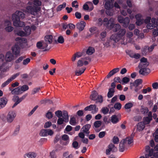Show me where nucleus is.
I'll return each instance as SVG.
<instances>
[{
  "instance_id": "72a5a7b5",
  "label": "nucleus",
  "mask_w": 158,
  "mask_h": 158,
  "mask_svg": "<svg viewBox=\"0 0 158 158\" xmlns=\"http://www.w3.org/2000/svg\"><path fill=\"white\" fill-rule=\"evenodd\" d=\"M122 141L125 144L127 143L128 144H130L133 143V139L132 137H128L123 140Z\"/></svg>"
},
{
  "instance_id": "f257e3e1",
  "label": "nucleus",
  "mask_w": 158,
  "mask_h": 158,
  "mask_svg": "<svg viewBox=\"0 0 158 158\" xmlns=\"http://www.w3.org/2000/svg\"><path fill=\"white\" fill-rule=\"evenodd\" d=\"M126 33L125 29H121L116 34H113L110 37V39L115 43L119 42L122 44L125 45L127 43L131 42L132 41L131 37L133 35L132 32H127V39L126 40L124 36Z\"/></svg>"
},
{
  "instance_id": "8fccbe9b",
  "label": "nucleus",
  "mask_w": 158,
  "mask_h": 158,
  "mask_svg": "<svg viewBox=\"0 0 158 158\" xmlns=\"http://www.w3.org/2000/svg\"><path fill=\"white\" fill-rule=\"evenodd\" d=\"M16 34L18 35L21 36H25L26 35L25 33L23 31H15Z\"/></svg>"
},
{
  "instance_id": "bf43d9fd",
  "label": "nucleus",
  "mask_w": 158,
  "mask_h": 158,
  "mask_svg": "<svg viewBox=\"0 0 158 158\" xmlns=\"http://www.w3.org/2000/svg\"><path fill=\"white\" fill-rule=\"evenodd\" d=\"M11 81V80L9 78L6 81L3 83L1 87L2 88L8 85L10 82Z\"/></svg>"
},
{
  "instance_id": "09e8293b",
  "label": "nucleus",
  "mask_w": 158,
  "mask_h": 158,
  "mask_svg": "<svg viewBox=\"0 0 158 158\" xmlns=\"http://www.w3.org/2000/svg\"><path fill=\"white\" fill-rule=\"evenodd\" d=\"M133 106V103L131 102H128L125 105L124 108L126 109H128L131 108Z\"/></svg>"
},
{
  "instance_id": "49530a36",
  "label": "nucleus",
  "mask_w": 158,
  "mask_h": 158,
  "mask_svg": "<svg viewBox=\"0 0 158 158\" xmlns=\"http://www.w3.org/2000/svg\"><path fill=\"white\" fill-rule=\"evenodd\" d=\"M66 6V3L64 2L62 4L58 6L56 8V10L58 11L61 10L63 8H64Z\"/></svg>"
},
{
  "instance_id": "0eeeda50",
  "label": "nucleus",
  "mask_w": 158,
  "mask_h": 158,
  "mask_svg": "<svg viewBox=\"0 0 158 158\" xmlns=\"http://www.w3.org/2000/svg\"><path fill=\"white\" fill-rule=\"evenodd\" d=\"M54 134V131L52 129H42L39 133V135L42 137H46L48 136H52Z\"/></svg>"
},
{
  "instance_id": "9d476101",
  "label": "nucleus",
  "mask_w": 158,
  "mask_h": 158,
  "mask_svg": "<svg viewBox=\"0 0 158 158\" xmlns=\"http://www.w3.org/2000/svg\"><path fill=\"white\" fill-rule=\"evenodd\" d=\"M84 110H86L92 111V113L94 114L98 111V108L96 107V106L95 105H90L89 106L85 107Z\"/></svg>"
},
{
  "instance_id": "7c9ffc66",
  "label": "nucleus",
  "mask_w": 158,
  "mask_h": 158,
  "mask_svg": "<svg viewBox=\"0 0 158 158\" xmlns=\"http://www.w3.org/2000/svg\"><path fill=\"white\" fill-rule=\"evenodd\" d=\"M94 22H96V25L100 27L103 24V21L102 20L101 18H98V19L96 18H94Z\"/></svg>"
},
{
  "instance_id": "473e14b6",
  "label": "nucleus",
  "mask_w": 158,
  "mask_h": 158,
  "mask_svg": "<svg viewBox=\"0 0 158 158\" xmlns=\"http://www.w3.org/2000/svg\"><path fill=\"white\" fill-rule=\"evenodd\" d=\"M13 99L15 102L14 104L13 107L15 106L21 102V100L20 99V98H19V97L18 96H14L13 97Z\"/></svg>"
},
{
  "instance_id": "58836bf2",
  "label": "nucleus",
  "mask_w": 158,
  "mask_h": 158,
  "mask_svg": "<svg viewBox=\"0 0 158 158\" xmlns=\"http://www.w3.org/2000/svg\"><path fill=\"white\" fill-rule=\"evenodd\" d=\"M20 127L19 126H17L15 129L12 135L14 136L17 135L19 133Z\"/></svg>"
},
{
  "instance_id": "393cba45",
  "label": "nucleus",
  "mask_w": 158,
  "mask_h": 158,
  "mask_svg": "<svg viewBox=\"0 0 158 158\" xmlns=\"http://www.w3.org/2000/svg\"><path fill=\"white\" fill-rule=\"evenodd\" d=\"M145 127L144 123L143 122L139 123L137 125V130L139 131H142Z\"/></svg>"
},
{
  "instance_id": "aec40b11",
  "label": "nucleus",
  "mask_w": 158,
  "mask_h": 158,
  "mask_svg": "<svg viewBox=\"0 0 158 158\" xmlns=\"http://www.w3.org/2000/svg\"><path fill=\"white\" fill-rule=\"evenodd\" d=\"M135 18L137 21L136 23L138 26L140 25L143 23V19L142 18V15L140 14H138L135 16Z\"/></svg>"
},
{
  "instance_id": "5701e85b",
  "label": "nucleus",
  "mask_w": 158,
  "mask_h": 158,
  "mask_svg": "<svg viewBox=\"0 0 158 158\" xmlns=\"http://www.w3.org/2000/svg\"><path fill=\"white\" fill-rule=\"evenodd\" d=\"M128 54L131 57L136 59H139L140 57V55L139 54L134 53L131 51H129Z\"/></svg>"
},
{
  "instance_id": "20e7f679",
  "label": "nucleus",
  "mask_w": 158,
  "mask_h": 158,
  "mask_svg": "<svg viewBox=\"0 0 158 158\" xmlns=\"http://www.w3.org/2000/svg\"><path fill=\"white\" fill-rule=\"evenodd\" d=\"M105 1L106 2L105 7L106 9V14L109 15H113V13L111 11V9L114 6L113 4L114 0H105Z\"/></svg>"
},
{
  "instance_id": "4be33fe9",
  "label": "nucleus",
  "mask_w": 158,
  "mask_h": 158,
  "mask_svg": "<svg viewBox=\"0 0 158 158\" xmlns=\"http://www.w3.org/2000/svg\"><path fill=\"white\" fill-rule=\"evenodd\" d=\"M91 125L90 124H87L82 127L81 130L83 132L89 134V129Z\"/></svg>"
},
{
  "instance_id": "a211bd4d",
  "label": "nucleus",
  "mask_w": 158,
  "mask_h": 158,
  "mask_svg": "<svg viewBox=\"0 0 158 158\" xmlns=\"http://www.w3.org/2000/svg\"><path fill=\"white\" fill-rule=\"evenodd\" d=\"M15 40L17 42L15 44H17L19 46H21L23 44L26 43L27 42V39L20 37L16 38Z\"/></svg>"
},
{
  "instance_id": "1a4fd4ad",
  "label": "nucleus",
  "mask_w": 158,
  "mask_h": 158,
  "mask_svg": "<svg viewBox=\"0 0 158 158\" xmlns=\"http://www.w3.org/2000/svg\"><path fill=\"white\" fill-rule=\"evenodd\" d=\"M118 20L119 23H123V26L125 27L128 26L130 22V20L128 17H126L123 19V18L121 16H118Z\"/></svg>"
},
{
  "instance_id": "338daca9",
  "label": "nucleus",
  "mask_w": 158,
  "mask_h": 158,
  "mask_svg": "<svg viewBox=\"0 0 158 158\" xmlns=\"http://www.w3.org/2000/svg\"><path fill=\"white\" fill-rule=\"evenodd\" d=\"M106 31H103L102 32L100 35V38L102 40L103 39H104L106 36Z\"/></svg>"
},
{
  "instance_id": "b1692460",
  "label": "nucleus",
  "mask_w": 158,
  "mask_h": 158,
  "mask_svg": "<svg viewBox=\"0 0 158 158\" xmlns=\"http://www.w3.org/2000/svg\"><path fill=\"white\" fill-rule=\"evenodd\" d=\"M8 64L5 63L2 64L0 67V70L2 72H6L9 70V67L7 66Z\"/></svg>"
},
{
  "instance_id": "ddd939ff",
  "label": "nucleus",
  "mask_w": 158,
  "mask_h": 158,
  "mask_svg": "<svg viewBox=\"0 0 158 158\" xmlns=\"http://www.w3.org/2000/svg\"><path fill=\"white\" fill-rule=\"evenodd\" d=\"M36 46L39 49H43L46 48L48 45L43 41H40L37 43Z\"/></svg>"
},
{
  "instance_id": "4c0bfd02",
  "label": "nucleus",
  "mask_w": 158,
  "mask_h": 158,
  "mask_svg": "<svg viewBox=\"0 0 158 158\" xmlns=\"http://www.w3.org/2000/svg\"><path fill=\"white\" fill-rule=\"evenodd\" d=\"M113 31L114 32H117L118 31H119L121 28V26L118 24H116L113 25Z\"/></svg>"
},
{
  "instance_id": "2eb2a0df",
  "label": "nucleus",
  "mask_w": 158,
  "mask_h": 158,
  "mask_svg": "<svg viewBox=\"0 0 158 158\" xmlns=\"http://www.w3.org/2000/svg\"><path fill=\"white\" fill-rule=\"evenodd\" d=\"M12 50L13 53L15 55H19L20 52V48L17 44H15V45L12 48Z\"/></svg>"
},
{
  "instance_id": "603ef678",
  "label": "nucleus",
  "mask_w": 158,
  "mask_h": 158,
  "mask_svg": "<svg viewBox=\"0 0 158 158\" xmlns=\"http://www.w3.org/2000/svg\"><path fill=\"white\" fill-rule=\"evenodd\" d=\"M96 100V102L102 103L103 101V97L101 95H98Z\"/></svg>"
},
{
  "instance_id": "f3484780",
  "label": "nucleus",
  "mask_w": 158,
  "mask_h": 158,
  "mask_svg": "<svg viewBox=\"0 0 158 158\" xmlns=\"http://www.w3.org/2000/svg\"><path fill=\"white\" fill-rule=\"evenodd\" d=\"M85 25L86 23L84 21H81L77 23L76 26L79 31H81L84 29Z\"/></svg>"
},
{
  "instance_id": "f8f14e48",
  "label": "nucleus",
  "mask_w": 158,
  "mask_h": 158,
  "mask_svg": "<svg viewBox=\"0 0 158 158\" xmlns=\"http://www.w3.org/2000/svg\"><path fill=\"white\" fill-rule=\"evenodd\" d=\"M117 151V148L112 144H110L108 146V148L106 150V155H109L110 152H115Z\"/></svg>"
},
{
  "instance_id": "69168bd1",
  "label": "nucleus",
  "mask_w": 158,
  "mask_h": 158,
  "mask_svg": "<svg viewBox=\"0 0 158 158\" xmlns=\"http://www.w3.org/2000/svg\"><path fill=\"white\" fill-rule=\"evenodd\" d=\"M57 42L60 44H63L64 42V39L62 36H60L57 39Z\"/></svg>"
},
{
  "instance_id": "5fc2aeb1",
  "label": "nucleus",
  "mask_w": 158,
  "mask_h": 158,
  "mask_svg": "<svg viewBox=\"0 0 158 158\" xmlns=\"http://www.w3.org/2000/svg\"><path fill=\"white\" fill-rule=\"evenodd\" d=\"M20 86L21 88L20 89L21 92H22V93L23 92L29 89L28 86L26 85H24L22 86Z\"/></svg>"
},
{
  "instance_id": "dca6fc26",
  "label": "nucleus",
  "mask_w": 158,
  "mask_h": 158,
  "mask_svg": "<svg viewBox=\"0 0 158 158\" xmlns=\"http://www.w3.org/2000/svg\"><path fill=\"white\" fill-rule=\"evenodd\" d=\"M14 58V55L11 52H8L6 53L5 58V60L6 62H10Z\"/></svg>"
},
{
  "instance_id": "3c124183",
  "label": "nucleus",
  "mask_w": 158,
  "mask_h": 158,
  "mask_svg": "<svg viewBox=\"0 0 158 158\" xmlns=\"http://www.w3.org/2000/svg\"><path fill=\"white\" fill-rule=\"evenodd\" d=\"M140 111L142 113L145 114L147 113L148 110L147 107L142 106L140 109Z\"/></svg>"
},
{
  "instance_id": "f704fd0d",
  "label": "nucleus",
  "mask_w": 158,
  "mask_h": 158,
  "mask_svg": "<svg viewBox=\"0 0 158 158\" xmlns=\"http://www.w3.org/2000/svg\"><path fill=\"white\" fill-rule=\"evenodd\" d=\"M98 95V93L95 91H94L90 96V98L93 100L95 101Z\"/></svg>"
},
{
  "instance_id": "a19ab883",
  "label": "nucleus",
  "mask_w": 158,
  "mask_h": 158,
  "mask_svg": "<svg viewBox=\"0 0 158 158\" xmlns=\"http://www.w3.org/2000/svg\"><path fill=\"white\" fill-rule=\"evenodd\" d=\"M94 51V49L93 48L89 47L86 51V53L88 55H91Z\"/></svg>"
},
{
  "instance_id": "2f4dec72",
  "label": "nucleus",
  "mask_w": 158,
  "mask_h": 158,
  "mask_svg": "<svg viewBox=\"0 0 158 158\" xmlns=\"http://www.w3.org/2000/svg\"><path fill=\"white\" fill-rule=\"evenodd\" d=\"M7 102V100L6 98L3 97L1 98L0 100V105L2 107L5 106Z\"/></svg>"
},
{
  "instance_id": "680f3d73",
  "label": "nucleus",
  "mask_w": 158,
  "mask_h": 158,
  "mask_svg": "<svg viewBox=\"0 0 158 158\" xmlns=\"http://www.w3.org/2000/svg\"><path fill=\"white\" fill-rule=\"evenodd\" d=\"M56 116L59 118H60L62 116V112L60 110H57L55 112Z\"/></svg>"
},
{
  "instance_id": "f03ea898",
  "label": "nucleus",
  "mask_w": 158,
  "mask_h": 158,
  "mask_svg": "<svg viewBox=\"0 0 158 158\" xmlns=\"http://www.w3.org/2000/svg\"><path fill=\"white\" fill-rule=\"evenodd\" d=\"M41 5V2L39 0H31L27 3L26 10H22L26 13L27 12L34 15L40 10V8L39 6Z\"/></svg>"
},
{
  "instance_id": "c85d7f7f",
  "label": "nucleus",
  "mask_w": 158,
  "mask_h": 158,
  "mask_svg": "<svg viewBox=\"0 0 158 158\" xmlns=\"http://www.w3.org/2000/svg\"><path fill=\"white\" fill-rule=\"evenodd\" d=\"M62 118L64 120V122L66 123L69 121V116L68 112L66 111H63Z\"/></svg>"
},
{
  "instance_id": "a18cd8bd",
  "label": "nucleus",
  "mask_w": 158,
  "mask_h": 158,
  "mask_svg": "<svg viewBox=\"0 0 158 158\" xmlns=\"http://www.w3.org/2000/svg\"><path fill=\"white\" fill-rule=\"evenodd\" d=\"M69 123L70 124L73 126L75 125L76 123V118L75 117H73L71 118L70 120L69 121Z\"/></svg>"
},
{
  "instance_id": "e433bc0d",
  "label": "nucleus",
  "mask_w": 158,
  "mask_h": 158,
  "mask_svg": "<svg viewBox=\"0 0 158 158\" xmlns=\"http://www.w3.org/2000/svg\"><path fill=\"white\" fill-rule=\"evenodd\" d=\"M24 30L25 31L24 33L26 35H29L31 33V29L29 26H27L25 27Z\"/></svg>"
},
{
  "instance_id": "39448f33",
  "label": "nucleus",
  "mask_w": 158,
  "mask_h": 158,
  "mask_svg": "<svg viewBox=\"0 0 158 158\" xmlns=\"http://www.w3.org/2000/svg\"><path fill=\"white\" fill-rule=\"evenodd\" d=\"M114 20L113 18H110L109 20L107 18H105L103 20V24L107 28L111 29L113 27Z\"/></svg>"
},
{
  "instance_id": "052dcab7",
  "label": "nucleus",
  "mask_w": 158,
  "mask_h": 158,
  "mask_svg": "<svg viewBox=\"0 0 158 158\" xmlns=\"http://www.w3.org/2000/svg\"><path fill=\"white\" fill-rule=\"evenodd\" d=\"M72 146L75 149H77L79 147L78 143L76 141H75L73 143Z\"/></svg>"
},
{
  "instance_id": "cd10ccee",
  "label": "nucleus",
  "mask_w": 158,
  "mask_h": 158,
  "mask_svg": "<svg viewBox=\"0 0 158 158\" xmlns=\"http://www.w3.org/2000/svg\"><path fill=\"white\" fill-rule=\"evenodd\" d=\"M89 4L88 5L86 4H85L83 5V8L85 10H88L89 8V7H90V10H92L93 9V6L92 3L91 2H87Z\"/></svg>"
},
{
  "instance_id": "864d4df0",
  "label": "nucleus",
  "mask_w": 158,
  "mask_h": 158,
  "mask_svg": "<svg viewBox=\"0 0 158 158\" xmlns=\"http://www.w3.org/2000/svg\"><path fill=\"white\" fill-rule=\"evenodd\" d=\"M122 3V2L119 0L117 2H115L114 4V6L116 9H119L120 6L119 4H121Z\"/></svg>"
},
{
  "instance_id": "c756f323",
  "label": "nucleus",
  "mask_w": 158,
  "mask_h": 158,
  "mask_svg": "<svg viewBox=\"0 0 158 158\" xmlns=\"http://www.w3.org/2000/svg\"><path fill=\"white\" fill-rule=\"evenodd\" d=\"M110 120L113 124H116L118 122L119 119L116 115H114L111 116Z\"/></svg>"
},
{
  "instance_id": "37998d69",
  "label": "nucleus",
  "mask_w": 158,
  "mask_h": 158,
  "mask_svg": "<svg viewBox=\"0 0 158 158\" xmlns=\"http://www.w3.org/2000/svg\"><path fill=\"white\" fill-rule=\"evenodd\" d=\"M62 139L63 140L67 141L65 145H66L69 143V136L67 135H64L62 136Z\"/></svg>"
},
{
  "instance_id": "9b49d317",
  "label": "nucleus",
  "mask_w": 158,
  "mask_h": 158,
  "mask_svg": "<svg viewBox=\"0 0 158 158\" xmlns=\"http://www.w3.org/2000/svg\"><path fill=\"white\" fill-rule=\"evenodd\" d=\"M149 64V63L147 61V59L143 57L140 60V62L139 64V68L147 67Z\"/></svg>"
},
{
  "instance_id": "4d7b16f0",
  "label": "nucleus",
  "mask_w": 158,
  "mask_h": 158,
  "mask_svg": "<svg viewBox=\"0 0 158 158\" xmlns=\"http://www.w3.org/2000/svg\"><path fill=\"white\" fill-rule=\"evenodd\" d=\"M130 81V79L129 78L127 77H124L122 80L123 85L127 84Z\"/></svg>"
},
{
  "instance_id": "423d86ee",
  "label": "nucleus",
  "mask_w": 158,
  "mask_h": 158,
  "mask_svg": "<svg viewBox=\"0 0 158 158\" xmlns=\"http://www.w3.org/2000/svg\"><path fill=\"white\" fill-rule=\"evenodd\" d=\"M16 116V112L13 110L10 111L6 117V122L8 123H12Z\"/></svg>"
},
{
  "instance_id": "13d9d810",
  "label": "nucleus",
  "mask_w": 158,
  "mask_h": 158,
  "mask_svg": "<svg viewBox=\"0 0 158 158\" xmlns=\"http://www.w3.org/2000/svg\"><path fill=\"white\" fill-rule=\"evenodd\" d=\"M52 125V123L50 121L46 122L44 125V127L45 128H49Z\"/></svg>"
},
{
  "instance_id": "bb28decb",
  "label": "nucleus",
  "mask_w": 158,
  "mask_h": 158,
  "mask_svg": "<svg viewBox=\"0 0 158 158\" xmlns=\"http://www.w3.org/2000/svg\"><path fill=\"white\" fill-rule=\"evenodd\" d=\"M102 124V122L100 121H96L94 123L93 128L96 131L98 132L100 131L97 130V128L99 127Z\"/></svg>"
},
{
  "instance_id": "7ed1b4c3",
  "label": "nucleus",
  "mask_w": 158,
  "mask_h": 158,
  "mask_svg": "<svg viewBox=\"0 0 158 158\" xmlns=\"http://www.w3.org/2000/svg\"><path fill=\"white\" fill-rule=\"evenodd\" d=\"M25 17V15L23 12L19 10L16 11L12 15L11 19L13 25L20 27L25 26L24 22L20 20V19H23Z\"/></svg>"
},
{
  "instance_id": "c9c22d12",
  "label": "nucleus",
  "mask_w": 158,
  "mask_h": 158,
  "mask_svg": "<svg viewBox=\"0 0 158 158\" xmlns=\"http://www.w3.org/2000/svg\"><path fill=\"white\" fill-rule=\"evenodd\" d=\"M125 145L122 141L120 143L119 148V151L122 152L124 151Z\"/></svg>"
},
{
  "instance_id": "c03bdc74",
  "label": "nucleus",
  "mask_w": 158,
  "mask_h": 158,
  "mask_svg": "<svg viewBox=\"0 0 158 158\" xmlns=\"http://www.w3.org/2000/svg\"><path fill=\"white\" fill-rule=\"evenodd\" d=\"M152 119V116H150L149 117H145L144 118V121L145 123L144 124H148L151 120Z\"/></svg>"
},
{
  "instance_id": "79ce46f5",
  "label": "nucleus",
  "mask_w": 158,
  "mask_h": 158,
  "mask_svg": "<svg viewBox=\"0 0 158 158\" xmlns=\"http://www.w3.org/2000/svg\"><path fill=\"white\" fill-rule=\"evenodd\" d=\"M85 68H82L80 70H76L75 71V74L77 76H79L83 73L85 71Z\"/></svg>"
},
{
  "instance_id": "774afa93",
  "label": "nucleus",
  "mask_w": 158,
  "mask_h": 158,
  "mask_svg": "<svg viewBox=\"0 0 158 158\" xmlns=\"http://www.w3.org/2000/svg\"><path fill=\"white\" fill-rule=\"evenodd\" d=\"M38 106H35L32 109V110L28 114V116H31L32 115L33 113L35 112V111L38 108Z\"/></svg>"
},
{
  "instance_id": "6e6d98bb",
  "label": "nucleus",
  "mask_w": 158,
  "mask_h": 158,
  "mask_svg": "<svg viewBox=\"0 0 158 158\" xmlns=\"http://www.w3.org/2000/svg\"><path fill=\"white\" fill-rule=\"evenodd\" d=\"M122 107L121 104L119 102H117L114 105V107L115 109L119 110Z\"/></svg>"
},
{
  "instance_id": "412c9836",
  "label": "nucleus",
  "mask_w": 158,
  "mask_h": 158,
  "mask_svg": "<svg viewBox=\"0 0 158 158\" xmlns=\"http://www.w3.org/2000/svg\"><path fill=\"white\" fill-rule=\"evenodd\" d=\"M139 69V73L142 75H145L150 72V69L147 67L140 68Z\"/></svg>"
},
{
  "instance_id": "0e129e2a",
  "label": "nucleus",
  "mask_w": 158,
  "mask_h": 158,
  "mask_svg": "<svg viewBox=\"0 0 158 158\" xmlns=\"http://www.w3.org/2000/svg\"><path fill=\"white\" fill-rule=\"evenodd\" d=\"M31 60L29 58H27L24 59L23 62V64L26 65Z\"/></svg>"
},
{
  "instance_id": "ea45409f",
  "label": "nucleus",
  "mask_w": 158,
  "mask_h": 158,
  "mask_svg": "<svg viewBox=\"0 0 158 158\" xmlns=\"http://www.w3.org/2000/svg\"><path fill=\"white\" fill-rule=\"evenodd\" d=\"M114 91L113 88L110 89L107 94V97L108 98H110L112 97L114 95Z\"/></svg>"
},
{
  "instance_id": "e2e57ef3",
  "label": "nucleus",
  "mask_w": 158,
  "mask_h": 158,
  "mask_svg": "<svg viewBox=\"0 0 158 158\" xmlns=\"http://www.w3.org/2000/svg\"><path fill=\"white\" fill-rule=\"evenodd\" d=\"M46 117L49 119H51L53 117V114L52 112L48 111L46 114Z\"/></svg>"
},
{
  "instance_id": "de8ad7c7",
  "label": "nucleus",
  "mask_w": 158,
  "mask_h": 158,
  "mask_svg": "<svg viewBox=\"0 0 158 158\" xmlns=\"http://www.w3.org/2000/svg\"><path fill=\"white\" fill-rule=\"evenodd\" d=\"M142 82V80L140 79H136L135 81V87H139V85L141 84Z\"/></svg>"
},
{
  "instance_id": "6ab92c4d",
  "label": "nucleus",
  "mask_w": 158,
  "mask_h": 158,
  "mask_svg": "<svg viewBox=\"0 0 158 158\" xmlns=\"http://www.w3.org/2000/svg\"><path fill=\"white\" fill-rule=\"evenodd\" d=\"M45 43L48 44H51L53 41V36L51 35H47L45 36L44 38Z\"/></svg>"
},
{
  "instance_id": "6e6552de",
  "label": "nucleus",
  "mask_w": 158,
  "mask_h": 158,
  "mask_svg": "<svg viewBox=\"0 0 158 158\" xmlns=\"http://www.w3.org/2000/svg\"><path fill=\"white\" fill-rule=\"evenodd\" d=\"M3 26L4 30L8 32L12 31L14 29L13 27L12 26V23L10 20L6 19L3 23Z\"/></svg>"
},
{
  "instance_id": "4468645a",
  "label": "nucleus",
  "mask_w": 158,
  "mask_h": 158,
  "mask_svg": "<svg viewBox=\"0 0 158 158\" xmlns=\"http://www.w3.org/2000/svg\"><path fill=\"white\" fill-rule=\"evenodd\" d=\"M37 156L35 152H29L26 153L23 156V158H35Z\"/></svg>"
},
{
  "instance_id": "a878e982",
  "label": "nucleus",
  "mask_w": 158,
  "mask_h": 158,
  "mask_svg": "<svg viewBox=\"0 0 158 158\" xmlns=\"http://www.w3.org/2000/svg\"><path fill=\"white\" fill-rule=\"evenodd\" d=\"M20 86L12 90L11 94L14 95H18L22 93V92L21 90Z\"/></svg>"
}]
</instances>
